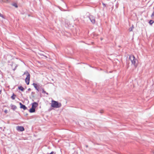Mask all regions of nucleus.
<instances>
[{"label": "nucleus", "instance_id": "13", "mask_svg": "<svg viewBox=\"0 0 154 154\" xmlns=\"http://www.w3.org/2000/svg\"><path fill=\"white\" fill-rule=\"evenodd\" d=\"M42 92L44 94H46L47 95L48 94V93L46 92L44 90V88L42 89Z\"/></svg>", "mask_w": 154, "mask_h": 154}, {"label": "nucleus", "instance_id": "11", "mask_svg": "<svg viewBox=\"0 0 154 154\" xmlns=\"http://www.w3.org/2000/svg\"><path fill=\"white\" fill-rule=\"evenodd\" d=\"M16 95L14 94H13V95L11 97V98L13 100H14L15 98Z\"/></svg>", "mask_w": 154, "mask_h": 154}, {"label": "nucleus", "instance_id": "10", "mask_svg": "<svg viewBox=\"0 0 154 154\" xmlns=\"http://www.w3.org/2000/svg\"><path fill=\"white\" fill-rule=\"evenodd\" d=\"M18 89L22 91H23L24 90V88L22 86L19 87Z\"/></svg>", "mask_w": 154, "mask_h": 154}, {"label": "nucleus", "instance_id": "3", "mask_svg": "<svg viewBox=\"0 0 154 154\" xmlns=\"http://www.w3.org/2000/svg\"><path fill=\"white\" fill-rule=\"evenodd\" d=\"M25 74H26V77L25 79V82L27 85H28L29 83L30 79V74L27 71L24 72V73L23 74V75Z\"/></svg>", "mask_w": 154, "mask_h": 154}, {"label": "nucleus", "instance_id": "18", "mask_svg": "<svg viewBox=\"0 0 154 154\" xmlns=\"http://www.w3.org/2000/svg\"><path fill=\"white\" fill-rule=\"evenodd\" d=\"M0 17H2V15L0 13Z\"/></svg>", "mask_w": 154, "mask_h": 154}, {"label": "nucleus", "instance_id": "15", "mask_svg": "<svg viewBox=\"0 0 154 154\" xmlns=\"http://www.w3.org/2000/svg\"><path fill=\"white\" fill-rule=\"evenodd\" d=\"M13 5H14V6H15L16 8H17V7H18V6H17V4H14Z\"/></svg>", "mask_w": 154, "mask_h": 154}, {"label": "nucleus", "instance_id": "2", "mask_svg": "<svg viewBox=\"0 0 154 154\" xmlns=\"http://www.w3.org/2000/svg\"><path fill=\"white\" fill-rule=\"evenodd\" d=\"M129 59L131 61L132 64L136 67L137 66V64H136V61L137 60L136 59H135L134 56L133 55H130L129 57Z\"/></svg>", "mask_w": 154, "mask_h": 154}, {"label": "nucleus", "instance_id": "19", "mask_svg": "<svg viewBox=\"0 0 154 154\" xmlns=\"http://www.w3.org/2000/svg\"><path fill=\"white\" fill-rule=\"evenodd\" d=\"M14 106V109H16V108H17V107H16V106Z\"/></svg>", "mask_w": 154, "mask_h": 154}, {"label": "nucleus", "instance_id": "21", "mask_svg": "<svg viewBox=\"0 0 154 154\" xmlns=\"http://www.w3.org/2000/svg\"><path fill=\"white\" fill-rule=\"evenodd\" d=\"M1 92V91H0V92Z\"/></svg>", "mask_w": 154, "mask_h": 154}, {"label": "nucleus", "instance_id": "20", "mask_svg": "<svg viewBox=\"0 0 154 154\" xmlns=\"http://www.w3.org/2000/svg\"><path fill=\"white\" fill-rule=\"evenodd\" d=\"M100 112H101V113H103V112H102V111H100Z\"/></svg>", "mask_w": 154, "mask_h": 154}, {"label": "nucleus", "instance_id": "12", "mask_svg": "<svg viewBox=\"0 0 154 154\" xmlns=\"http://www.w3.org/2000/svg\"><path fill=\"white\" fill-rule=\"evenodd\" d=\"M134 27L133 25H132L131 27L129 29V30L130 32H131L132 31L133 29L134 28Z\"/></svg>", "mask_w": 154, "mask_h": 154}, {"label": "nucleus", "instance_id": "22", "mask_svg": "<svg viewBox=\"0 0 154 154\" xmlns=\"http://www.w3.org/2000/svg\"><path fill=\"white\" fill-rule=\"evenodd\" d=\"M29 90H30V88H29Z\"/></svg>", "mask_w": 154, "mask_h": 154}, {"label": "nucleus", "instance_id": "16", "mask_svg": "<svg viewBox=\"0 0 154 154\" xmlns=\"http://www.w3.org/2000/svg\"><path fill=\"white\" fill-rule=\"evenodd\" d=\"M4 112L5 113H7L8 112V110L6 109H5V110Z\"/></svg>", "mask_w": 154, "mask_h": 154}, {"label": "nucleus", "instance_id": "23", "mask_svg": "<svg viewBox=\"0 0 154 154\" xmlns=\"http://www.w3.org/2000/svg\"><path fill=\"white\" fill-rule=\"evenodd\" d=\"M29 90H30V88H29Z\"/></svg>", "mask_w": 154, "mask_h": 154}, {"label": "nucleus", "instance_id": "17", "mask_svg": "<svg viewBox=\"0 0 154 154\" xmlns=\"http://www.w3.org/2000/svg\"><path fill=\"white\" fill-rule=\"evenodd\" d=\"M152 16H154V11L152 15Z\"/></svg>", "mask_w": 154, "mask_h": 154}, {"label": "nucleus", "instance_id": "4", "mask_svg": "<svg viewBox=\"0 0 154 154\" xmlns=\"http://www.w3.org/2000/svg\"><path fill=\"white\" fill-rule=\"evenodd\" d=\"M89 17L90 20H91V22L93 23H94L95 22V20L94 17L92 15H90Z\"/></svg>", "mask_w": 154, "mask_h": 154}, {"label": "nucleus", "instance_id": "8", "mask_svg": "<svg viewBox=\"0 0 154 154\" xmlns=\"http://www.w3.org/2000/svg\"><path fill=\"white\" fill-rule=\"evenodd\" d=\"M33 85L34 86V87L38 91V88L37 87V84L35 83H33Z\"/></svg>", "mask_w": 154, "mask_h": 154}, {"label": "nucleus", "instance_id": "5", "mask_svg": "<svg viewBox=\"0 0 154 154\" xmlns=\"http://www.w3.org/2000/svg\"><path fill=\"white\" fill-rule=\"evenodd\" d=\"M17 130L18 131H22L24 130V129L23 126H18L17 127Z\"/></svg>", "mask_w": 154, "mask_h": 154}, {"label": "nucleus", "instance_id": "1", "mask_svg": "<svg viewBox=\"0 0 154 154\" xmlns=\"http://www.w3.org/2000/svg\"><path fill=\"white\" fill-rule=\"evenodd\" d=\"M51 106L54 108H60L61 106V104L60 103H59L58 102L55 100H52Z\"/></svg>", "mask_w": 154, "mask_h": 154}, {"label": "nucleus", "instance_id": "14", "mask_svg": "<svg viewBox=\"0 0 154 154\" xmlns=\"http://www.w3.org/2000/svg\"><path fill=\"white\" fill-rule=\"evenodd\" d=\"M154 23V21L152 20H150L149 21V23L150 25H152Z\"/></svg>", "mask_w": 154, "mask_h": 154}, {"label": "nucleus", "instance_id": "7", "mask_svg": "<svg viewBox=\"0 0 154 154\" xmlns=\"http://www.w3.org/2000/svg\"><path fill=\"white\" fill-rule=\"evenodd\" d=\"M38 105V104L36 102H34L32 104V107L35 109Z\"/></svg>", "mask_w": 154, "mask_h": 154}, {"label": "nucleus", "instance_id": "9", "mask_svg": "<svg viewBox=\"0 0 154 154\" xmlns=\"http://www.w3.org/2000/svg\"><path fill=\"white\" fill-rule=\"evenodd\" d=\"M35 111V109L34 108H33L32 107V108L29 109V112H30L32 113L34 112Z\"/></svg>", "mask_w": 154, "mask_h": 154}, {"label": "nucleus", "instance_id": "6", "mask_svg": "<svg viewBox=\"0 0 154 154\" xmlns=\"http://www.w3.org/2000/svg\"><path fill=\"white\" fill-rule=\"evenodd\" d=\"M19 104L20 106V108L23 109L24 110H26L27 109V107L25 105H23L21 103H20Z\"/></svg>", "mask_w": 154, "mask_h": 154}]
</instances>
